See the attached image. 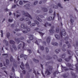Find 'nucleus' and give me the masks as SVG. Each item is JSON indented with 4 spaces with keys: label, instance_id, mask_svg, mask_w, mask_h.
<instances>
[{
    "label": "nucleus",
    "instance_id": "1",
    "mask_svg": "<svg viewBox=\"0 0 78 78\" xmlns=\"http://www.w3.org/2000/svg\"><path fill=\"white\" fill-rule=\"evenodd\" d=\"M48 69H47L45 73H47L48 75H50L51 74V73L50 72H51L53 69V67H52L51 66H48Z\"/></svg>",
    "mask_w": 78,
    "mask_h": 78
},
{
    "label": "nucleus",
    "instance_id": "2",
    "mask_svg": "<svg viewBox=\"0 0 78 78\" xmlns=\"http://www.w3.org/2000/svg\"><path fill=\"white\" fill-rule=\"evenodd\" d=\"M23 42V46H22V44H20L18 46V49H23L24 50H26L25 48V43L24 42Z\"/></svg>",
    "mask_w": 78,
    "mask_h": 78
},
{
    "label": "nucleus",
    "instance_id": "3",
    "mask_svg": "<svg viewBox=\"0 0 78 78\" xmlns=\"http://www.w3.org/2000/svg\"><path fill=\"white\" fill-rule=\"evenodd\" d=\"M53 16H54L52 19V17L50 16L47 18V20H48V21H50V20H54V19L55 18V16H56V12H55V11L54 12Z\"/></svg>",
    "mask_w": 78,
    "mask_h": 78
},
{
    "label": "nucleus",
    "instance_id": "4",
    "mask_svg": "<svg viewBox=\"0 0 78 78\" xmlns=\"http://www.w3.org/2000/svg\"><path fill=\"white\" fill-rule=\"evenodd\" d=\"M23 39H24V38L22 37H21L20 38H17V39H15V40L17 43V44H19L20 42V40H23Z\"/></svg>",
    "mask_w": 78,
    "mask_h": 78
},
{
    "label": "nucleus",
    "instance_id": "5",
    "mask_svg": "<svg viewBox=\"0 0 78 78\" xmlns=\"http://www.w3.org/2000/svg\"><path fill=\"white\" fill-rule=\"evenodd\" d=\"M60 34L61 38L62 37V35L63 36H66V33L65 30H64V29H62V31H61V32L60 33Z\"/></svg>",
    "mask_w": 78,
    "mask_h": 78
},
{
    "label": "nucleus",
    "instance_id": "6",
    "mask_svg": "<svg viewBox=\"0 0 78 78\" xmlns=\"http://www.w3.org/2000/svg\"><path fill=\"white\" fill-rule=\"evenodd\" d=\"M39 17H40L41 18H43L44 17V16L41 15H39L36 17V18L38 21L39 22H42V20L40 19Z\"/></svg>",
    "mask_w": 78,
    "mask_h": 78
},
{
    "label": "nucleus",
    "instance_id": "7",
    "mask_svg": "<svg viewBox=\"0 0 78 78\" xmlns=\"http://www.w3.org/2000/svg\"><path fill=\"white\" fill-rule=\"evenodd\" d=\"M54 28H55L54 26L51 27V29L49 30L50 33H54V32H55V30H54Z\"/></svg>",
    "mask_w": 78,
    "mask_h": 78
},
{
    "label": "nucleus",
    "instance_id": "8",
    "mask_svg": "<svg viewBox=\"0 0 78 78\" xmlns=\"http://www.w3.org/2000/svg\"><path fill=\"white\" fill-rule=\"evenodd\" d=\"M23 15H24L25 16H26V17H28L30 19H32V17H31V16H30V15L28 13H24V14H23Z\"/></svg>",
    "mask_w": 78,
    "mask_h": 78
},
{
    "label": "nucleus",
    "instance_id": "9",
    "mask_svg": "<svg viewBox=\"0 0 78 78\" xmlns=\"http://www.w3.org/2000/svg\"><path fill=\"white\" fill-rule=\"evenodd\" d=\"M72 56H69L68 58H66L65 59V61L66 62H69L70 61V60L72 59Z\"/></svg>",
    "mask_w": 78,
    "mask_h": 78
},
{
    "label": "nucleus",
    "instance_id": "10",
    "mask_svg": "<svg viewBox=\"0 0 78 78\" xmlns=\"http://www.w3.org/2000/svg\"><path fill=\"white\" fill-rule=\"evenodd\" d=\"M28 36H30V37H29V40H30V41H31V40H33V35H31V34H28Z\"/></svg>",
    "mask_w": 78,
    "mask_h": 78
},
{
    "label": "nucleus",
    "instance_id": "11",
    "mask_svg": "<svg viewBox=\"0 0 78 78\" xmlns=\"http://www.w3.org/2000/svg\"><path fill=\"white\" fill-rule=\"evenodd\" d=\"M71 75L73 76V78H78V76L76 75H75V74L72 72H71Z\"/></svg>",
    "mask_w": 78,
    "mask_h": 78
},
{
    "label": "nucleus",
    "instance_id": "12",
    "mask_svg": "<svg viewBox=\"0 0 78 78\" xmlns=\"http://www.w3.org/2000/svg\"><path fill=\"white\" fill-rule=\"evenodd\" d=\"M47 25L49 26V27H51V24L50 23H49L47 22H46L45 23V24H44V26L45 27H47Z\"/></svg>",
    "mask_w": 78,
    "mask_h": 78
},
{
    "label": "nucleus",
    "instance_id": "13",
    "mask_svg": "<svg viewBox=\"0 0 78 78\" xmlns=\"http://www.w3.org/2000/svg\"><path fill=\"white\" fill-rule=\"evenodd\" d=\"M69 73H65L63 75V77L64 78H67L69 76Z\"/></svg>",
    "mask_w": 78,
    "mask_h": 78
},
{
    "label": "nucleus",
    "instance_id": "14",
    "mask_svg": "<svg viewBox=\"0 0 78 78\" xmlns=\"http://www.w3.org/2000/svg\"><path fill=\"white\" fill-rule=\"evenodd\" d=\"M51 39V38L50 37H47V42L48 44H49V43L50 42Z\"/></svg>",
    "mask_w": 78,
    "mask_h": 78
},
{
    "label": "nucleus",
    "instance_id": "15",
    "mask_svg": "<svg viewBox=\"0 0 78 78\" xmlns=\"http://www.w3.org/2000/svg\"><path fill=\"white\" fill-rule=\"evenodd\" d=\"M3 43H5V45L6 46H8V42L7 41L5 40H4L3 41Z\"/></svg>",
    "mask_w": 78,
    "mask_h": 78
},
{
    "label": "nucleus",
    "instance_id": "16",
    "mask_svg": "<svg viewBox=\"0 0 78 78\" xmlns=\"http://www.w3.org/2000/svg\"><path fill=\"white\" fill-rule=\"evenodd\" d=\"M51 44L54 46H58V44L56 42H53L51 43Z\"/></svg>",
    "mask_w": 78,
    "mask_h": 78
},
{
    "label": "nucleus",
    "instance_id": "17",
    "mask_svg": "<svg viewBox=\"0 0 78 78\" xmlns=\"http://www.w3.org/2000/svg\"><path fill=\"white\" fill-rule=\"evenodd\" d=\"M62 68L63 69V70H65V71H67L68 70H69V69L66 67L62 66Z\"/></svg>",
    "mask_w": 78,
    "mask_h": 78
},
{
    "label": "nucleus",
    "instance_id": "18",
    "mask_svg": "<svg viewBox=\"0 0 78 78\" xmlns=\"http://www.w3.org/2000/svg\"><path fill=\"white\" fill-rule=\"evenodd\" d=\"M55 37L57 40H59L60 39V37H59V36L58 35H55Z\"/></svg>",
    "mask_w": 78,
    "mask_h": 78
},
{
    "label": "nucleus",
    "instance_id": "19",
    "mask_svg": "<svg viewBox=\"0 0 78 78\" xmlns=\"http://www.w3.org/2000/svg\"><path fill=\"white\" fill-rule=\"evenodd\" d=\"M14 61V59H13V57H12V56H11L10 58V61L11 62H13Z\"/></svg>",
    "mask_w": 78,
    "mask_h": 78
},
{
    "label": "nucleus",
    "instance_id": "20",
    "mask_svg": "<svg viewBox=\"0 0 78 78\" xmlns=\"http://www.w3.org/2000/svg\"><path fill=\"white\" fill-rule=\"evenodd\" d=\"M10 44H15V42L14 41H13V40H11L9 41V42Z\"/></svg>",
    "mask_w": 78,
    "mask_h": 78
},
{
    "label": "nucleus",
    "instance_id": "21",
    "mask_svg": "<svg viewBox=\"0 0 78 78\" xmlns=\"http://www.w3.org/2000/svg\"><path fill=\"white\" fill-rule=\"evenodd\" d=\"M34 23H36V24H37V25L38 27H40V26L38 25H39V22H38V21H36V20H34Z\"/></svg>",
    "mask_w": 78,
    "mask_h": 78
},
{
    "label": "nucleus",
    "instance_id": "22",
    "mask_svg": "<svg viewBox=\"0 0 78 78\" xmlns=\"http://www.w3.org/2000/svg\"><path fill=\"white\" fill-rule=\"evenodd\" d=\"M30 5L29 4H27L25 5L24 7V8H28V7H30Z\"/></svg>",
    "mask_w": 78,
    "mask_h": 78
},
{
    "label": "nucleus",
    "instance_id": "23",
    "mask_svg": "<svg viewBox=\"0 0 78 78\" xmlns=\"http://www.w3.org/2000/svg\"><path fill=\"white\" fill-rule=\"evenodd\" d=\"M26 67L27 68V69H30V66H29V65L28 64V62H27L26 64Z\"/></svg>",
    "mask_w": 78,
    "mask_h": 78
},
{
    "label": "nucleus",
    "instance_id": "24",
    "mask_svg": "<svg viewBox=\"0 0 78 78\" xmlns=\"http://www.w3.org/2000/svg\"><path fill=\"white\" fill-rule=\"evenodd\" d=\"M67 53L68 55H71V54L70 53H72V52L71 51H70V50H68L67 51Z\"/></svg>",
    "mask_w": 78,
    "mask_h": 78
},
{
    "label": "nucleus",
    "instance_id": "25",
    "mask_svg": "<svg viewBox=\"0 0 78 78\" xmlns=\"http://www.w3.org/2000/svg\"><path fill=\"white\" fill-rule=\"evenodd\" d=\"M12 47L14 48L15 51H16V50H17V48H16V45H12Z\"/></svg>",
    "mask_w": 78,
    "mask_h": 78
},
{
    "label": "nucleus",
    "instance_id": "26",
    "mask_svg": "<svg viewBox=\"0 0 78 78\" xmlns=\"http://www.w3.org/2000/svg\"><path fill=\"white\" fill-rule=\"evenodd\" d=\"M42 10H43L44 12H47L48 10L46 8H42Z\"/></svg>",
    "mask_w": 78,
    "mask_h": 78
},
{
    "label": "nucleus",
    "instance_id": "27",
    "mask_svg": "<svg viewBox=\"0 0 78 78\" xmlns=\"http://www.w3.org/2000/svg\"><path fill=\"white\" fill-rule=\"evenodd\" d=\"M66 65L67 66H68V67H72V65L69 63H67Z\"/></svg>",
    "mask_w": 78,
    "mask_h": 78
},
{
    "label": "nucleus",
    "instance_id": "28",
    "mask_svg": "<svg viewBox=\"0 0 78 78\" xmlns=\"http://www.w3.org/2000/svg\"><path fill=\"white\" fill-rule=\"evenodd\" d=\"M59 27L56 28V33H59Z\"/></svg>",
    "mask_w": 78,
    "mask_h": 78
},
{
    "label": "nucleus",
    "instance_id": "29",
    "mask_svg": "<svg viewBox=\"0 0 78 78\" xmlns=\"http://www.w3.org/2000/svg\"><path fill=\"white\" fill-rule=\"evenodd\" d=\"M33 61L34 62H36V63H38V62H39V60H36L35 58L33 59Z\"/></svg>",
    "mask_w": 78,
    "mask_h": 78
},
{
    "label": "nucleus",
    "instance_id": "30",
    "mask_svg": "<svg viewBox=\"0 0 78 78\" xmlns=\"http://www.w3.org/2000/svg\"><path fill=\"white\" fill-rule=\"evenodd\" d=\"M60 50H60V49H58V50L56 49L55 51V52L57 54H58V53L60 51Z\"/></svg>",
    "mask_w": 78,
    "mask_h": 78
},
{
    "label": "nucleus",
    "instance_id": "31",
    "mask_svg": "<svg viewBox=\"0 0 78 78\" xmlns=\"http://www.w3.org/2000/svg\"><path fill=\"white\" fill-rule=\"evenodd\" d=\"M61 57L62 58H65V57H66V54H63L62 55Z\"/></svg>",
    "mask_w": 78,
    "mask_h": 78
},
{
    "label": "nucleus",
    "instance_id": "32",
    "mask_svg": "<svg viewBox=\"0 0 78 78\" xmlns=\"http://www.w3.org/2000/svg\"><path fill=\"white\" fill-rule=\"evenodd\" d=\"M70 22L71 23V25H73V22H74V20H73L72 19H71L70 20Z\"/></svg>",
    "mask_w": 78,
    "mask_h": 78
},
{
    "label": "nucleus",
    "instance_id": "33",
    "mask_svg": "<svg viewBox=\"0 0 78 78\" xmlns=\"http://www.w3.org/2000/svg\"><path fill=\"white\" fill-rule=\"evenodd\" d=\"M6 65H8L9 64V60L8 59H6Z\"/></svg>",
    "mask_w": 78,
    "mask_h": 78
},
{
    "label": "nucleus",
    "instance_id": "34",
    "mask_svg": "<svg viewBox=\"0 0 78 78\" xmlns=\"http://www.w3.org/2000/svg\"><path fill=\"white\" fill-rule=\"evenodd\" d=\"M25 29H26L27 30V31L29 32L30 31V29L28 27H27L25 28Z\"/></svg>",
    "mask_w": 78,
    "mask_h": 78
},
{
    "label": "nucleus",
    "instance_id": "35",
    "mask_svg": "<svg viewBox=\"0 0 78 78\" xmlns=\"http://www.w3.org/2000/svg\"><path fill=\"white\" fill-rule=\"evenodd\" d=\"M52 6H53V8H55V9H58V6H57L56 5H53Z\"/></svg>",
    "mask_w": 78,
    "mask_h": 78
},
{
    "label": "nucleus",
    "instance_id": "36",
    "mask_svg": "<svg viewBox=\"0 0 78 78\" xmlns=\"http://www.w3.org/2000/svg\"><path fill=\"white\" fill-rule=\"evenodd\" d=\"M40 48L41 50H44V48L43 46H40Z\"/></svg>",
    "mask_w": 78,
    "mask_h": 78
},
{
    "label": "nucleus",
    "instance_id": "37",
    "mask_svg": "<svg viewBox=\"0 0 78 78\" xmlns=\"http://www.w3.org/2000/svg\"><path fill=\"white\" fill-rule=\"evenodd\" d=\"M21 28H24V29H25L26 27H25V25H24V24H22L21 25Z\"/></svg>",
    "mask_w": 78,
    "mask_h": 78
},
{
    "label": "nucleus",
    "instance_id": "38",
    "mask_svg": "<svg viewBox=\"0 0 78 78\" xmlns=\"http://www.w3.org/2000/svg\"><path fill=\"white\" fill-rule=\"evenodd\" d=\"M9 36H10V33H7L6 36L7 38H9Z\"/></svg>",
    "mask_w": 78,
    "mask_h": 78
},
{
    "label": "nucleus",
    "instance_id": "39",
    "mask_svg": "<svg viewBox=\"0 0 78 78\" xmlns=\"http://www.w3.org/2000/svg\"><path fill=\"white\" fill-rule=\"evenodd\" d=\"M23 57L25 60H27V57H28L27 55H24Z\"/></svg>",
    "mask_w": 78,
    "mask_h": 78
},
{
    "label": "nucleus",
    "instance_id": "40",
    "mask_svg": "<svg viewBox=\"0 0 78 78\" xmlns=\"http://www.w3.org/2000/svg\"><path fill=\"white\" fill-rule=\"evenodd\" d=\"M53 58L54 59H57V58H58V56L56 55H54L53 56Z\"/></svg>",
    "mask_w": 78,
    "mask_h": 78
},
{
    "label": "nucleus",
    "instance_id": "41",
    "mask_svg": "<svg viewBox=\"0 0 78 78\" xmlns=\"http://www.w3.org/2000/svg\"><path fill=\"white\" fill-rule=\"evenodd\" d=\"M58 6L60 7V8H63V7H62V6H61V5L60 3H58Z\"/></svg>",
    "mask_w": 78,
    "mask_h": 78
},
{
    "label": "nucleus",
    "instance_id": "42",
    "mask_svg": "<svg viewBox=\"0 0 78 78\" xmlns=\"http://www.w3.org/2000/svg\"><path fill=\"white\" fill-rule=\"evenodd\" d=\"M57 17H58V20H61V17H60V20H59V14H57Z\"/></svg>",
    "mask_w": 78,
    "mask_h": 78
},
{
    "label": "nucleus",
    "instance_id": "43",
    "mask_svg": "<svg viewBox=\"0 0 78 78\" xmlns=\"http://www.w3.org/2000/svg\"><path fill=\"white\" fill-rule=\"evenodd\" d=\"M36 25V24L34 23H33L30 24V26L31 27H34Z\"/></svg>",
    "mask_w": 78,
    "mask_h": 78
},
{
    "label": "nucleus",
    "instance_id": "44",
    "mask_svg": "<svg viewBox=\"0 0 78 78\" xmlns=\"http://www.w3.org/2000/svg\"><path fill=\"white\" fill-rule=\"evenodd\" d=\"M37 3H38V1L35 2L34 3V5H37Z\"/></svg>",
    "mask_w": 78,
    "mask_h": 78
},
{
    "label": "nucleus",
    "instance_id": "45",
    "mask_svg": "<svg viewBox=\"0 0 78 78\" xmlns=\"http://www.w3.org/2000/svg\"><path fill=\"white\" fill-rule=\"evenodd\" d=\"M1 37H3V30H1Z\"/></svg>",
    "mask_w": 78,
    "mask_h": 78
},
{
    "label": "nucleus",
    "instance_id": "46",
    "mask_svg": "<svg viewBox=\"0 0 78 78\" xmlns=\"http://www.w3.org/2000/svg\"><path fill=\"white\" fill-rule=\"evenodd\" d=\"M53 12V11H52V10L51 9H50L49 11V14H51V13H52Z\"/></svg>",
    "mask_w": 78,
    "mask_h": 78
},
{
    "label": "nucleus",
    "instance_id": "47",
    "mask_svg": "<svg viewBox=\"0 0 78 78\" xmlns=\"http://www.w3.org/2000/svg\"><path fill=\"white\" fill-rule=\"evenodd\" d=\"M20 20L21 21H23V20H25V18H21L20 19Z\"/></svg>",
    "mask_w": 78,
    "mask_h": 78
},
{
    "label": "nucleus",
    "instance_id": "48",
    "mask_svg": "<svg viewBox=\"0 0 78 78\" xmlns=\"http://www.w3.org/2000/svg\"><path fill=\"white\" fill-rule=\"evenodd\" d=\"M27 51L29 52V53H32V52L31 51V50L30 49H28Z\"/></svg>",
    "mask_w": 78,
    "mask_h": 78
},
{
    "label": "nucleus",
    "instance_id": "49",
    "mask_svg": "<svg viewBox=\"0 0 78 78\" xmlns=\"http://www.w3.org/2000/svg\"><path fill=\"white\" fill-rule=\"evenodd\" d=\"M45 49L46 53H48V48H46Z\"/></svg>",
    "mask_w": 78,
    "mask_h": 78
},
{
    "label": "nucleus",
    "instance_id": "50",
    "mask_svg": "<svg viewBox=\"0 0 78 78\" xmlns=\"http://www.w3.org/2000/svg\"><path fill=\"white\" fill-rule=\"evenodd\" d=\"M38 33H39V34H41V36H43L44 35V34L41 32H38Z\"/></svg>",
    "mask_w": 78,
    "mask_h": 78
},
{
    "label": "nucleus",
    "instance_id": "51",
    "mask_svg": "<svg viewBox=\"0 0 78 78\" xmlns=\"http://www.w3.org/2000/svg\"><path fill=\"white\" fill-rule=\"evenodd\" d=\"M57 73V71H56L55 72H54L53 74V75L55 76H56V73Z\"/></svg>",
    "mask_w": 78,
    "mask_h": 78
},
{
    "label": "nucleus",
    "instance_id": "52",
    "mask_svg": "<svg viewBox=\"0 0 78 78\" xmlns=\"http://www.w3.org/2000/svg\"><path fill=\"white\" fill-rule=\"evenodd\" d=\"M19 4L20 5H22L23 4V2H22V1H20L19 2Z\"/></svg>",
    "mask_w": 78,
    "mask_h": 78
},
{
    "label": "nucleus",
    "instance_id": "53",
    "mask_svg": "<svg viewBox=\"0 0 78 78\" xmlns=\"http://www.w3.org/2000/svg\"><path fill=\"white\" fill-rule=\"evenodd\" d=\"M23 33L26 34V33H27V32L26 30H24L23 31Z\"/></svg>",
    "mask_w": 78,
    "mask_h": 78
},
{
    "label": "nucleus",
    "instance_id": "54",
    "mask_svg": "<svg viewBox=\"0 0 78 78\" xmlns=\"http://www.w3.org/2000/svg\"><path fill=\"white\" fill-rule=\"evenodd\" d=\"M15 31H20V29H16L15 30Z\"/></svg>",
    "mask_w": 78,
    "mask_h": 78
},
{
    "label": "nucleus",
    "instance_id": "55",
    "mask_svg": "<svg viewBox=\"0 0 78 78\" xmlns=\"http://www.w3.org/2000/svg\"><path fill=\"white\" fill-rule=\"evenodd\" d=\"M16 7V5H14L12 6V8H15Z\"/></svg>",
    "mask_w": 78,
    "mask_h": 78
},
{
    "label": "nucleus",
    "instance_id": "56",
    "mask_svg": "<svg viewBox=\"0 0 78 78\" xmlns=\"http://www.w3.org/2000/svg\"><path fill=\"white\" fill-rule=\"evenodd\" d=\"M62 61V60L61 58L59 59L58 60V62H61Z\"/></svg>",
    "mask_w": 78,
    "mask_h": 78
},
{
    "label": "nucleus",
    "instance_id": "57",
    "mask_svg": "<svg viewBox=\"0 0 78 78\" xmlns=\"http://www.w3.org/2000/svg\"><path fill=\"white\" fill-rule=\"evenodd\" d=\"M12 70L13 71V72H14V71H15V69H14V67H12Z\"/></svg>",
    "mask_w": 78,
    "mask_h": 78
},
{
    "label": "nucleus",
    "instance_id": "58",
    "mask_svg": "<svg viewBox=\"0 0 78 78\" xmlns=\"http://www.w3.org/2000/svg\"><path fill=\"white\" fill-rule=\"evenodd\" d=\"M12 20H11L10 19H9L8 20L9 22H12Z\"/></svg>",
    "mask_w": 78,
    "mask_h": 78
},
{
    "label": "nucleus",
    "instance_id": "59",
    "mask_svg": "<svg viewBox=\"0 0 78 78\" xmlns=\"http://www.w3.org/2000/svg\"><path fill=\"white\" fill-rule=\"evenodd\" d=\"M23 54H21L20 55V58H23V56H24Z\"/></svg>",
    "mask_w": 78,
    "mask_h": 78
},
{
    "label": "nucleus",
    "instance_id": "60",
    "mask_svg": "<svg viewBox=\"0 0 78 78\" xmlns=\"http://www.w3.org/2000/svg\"><path fill=\"white\" fill-rule=\"evenodd\" d=\"M17 36H21V34H19V33H17L16 34Z\"/></svg>",
    "mask_w": 78,
    "mask_h": 78
},
{
    "label": "nucleus",
    "instance_id": "61",
    "mask_svg": "<svg viewBox=\"0 0 78 78\" xmlns=\"http://www.w3.org/2000/svg\"><path fill=\"white\" fill-rule=\"evenodd\" d=\"M76 54H77V55L78 56V50H76Z\"/></svg>",
    "mask_w": 78,
    "mask_h": 78
},
{
    "label": "nucleus",
    "instance_id": "62",
    "mask_svg": "<svg viewBox=\"0 0 78 78\" xmlns=\"http://www.w3.org/2000/svg\"><path fill=\"white\" fill-rule=\"evenodd\" d=\"M68 48H70V47H71V46H70V44H68Z\"/></svg>",
    "mask_w": 78,
    "mask_h": 78
},
{
    "label": "nucleus",
    "instance_id": "63",
    "mask_svg": "<svg viewBox=\"0 0 78 78\" xmlns=\"http://www.w3.org/2000/svg\"><path fill=\"white\" fill-rule=\"evenodd\" d=\"M25 20L26 21H29V18H26Z\"/></svg>",
    "mask_w": 78,
    "mask_h": 78
},
{
    "label": "nucleus",
    "instance_id": "64",
    "mask_svg": "<svg viewBox=\"0 0 78 78\" xmlns=\"http://www.w3.org/2000/svg\"><path fill=\"white\" fill-rule=\"evenodd\" d=\"M22 72L23 74H25V73H26V72L25 70H23L22 71Z\"/></svg>",
    "mask_w": 78,
    "mask_h": 78
}]
</instances>
